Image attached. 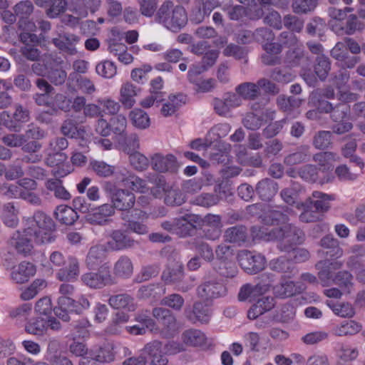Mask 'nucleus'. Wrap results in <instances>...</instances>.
Returning <instances> with one entry per match:
<instances>
[{"label":"nucleus","mask_w":365,"mask_h":365,"mask_svg":"<svg viewBox=\"0 0 365 365\" xmlns=\"http://www.w3.org/2000/svg\"><path fill=\"white\" fill-rule=\"evenodd\" d=\"M261 217L264 225H255L250 229L254 241H278L281 251H289L292 245L302 241V230L287 223L288 216L281 211L270 210Z\"/></svg>","instance_id":"f257e3e1"},{"label":"nucleus","mask_w":365,"mask_h":365,"mask_svg":"<svg viewBox=\"0 0 365 365\" xmlns=\"http://www.w3.org/2000/svg\"><path fill=\"white\" fill-rule=\"evenodd\" d=\"M24 229L15 232L9 240V245L18 254L27 256L34 249L32 240L36 244H48L56 239L53 220L43 212L37 211L32 217L23 219Z\"/></svg>","instance_id":"f03ea898"},{"label":"nucleus","mask_w":365,"mask_h":365,"mask_svg":"<svg viewBox=\"0 0 365 365\" xmlns=\"http://www.w3.org/2000/svg\"><path fill=\"white\" fill-rule=\"evenodd\" d=\"M155 21L167 30L178 33L187 23V12L183 6L167 0L158 8L155 15Z\"/></svg>","instance_id":"7ed1b4c3"},{"label":"nucleus","mask_w":365,"mask_h":365,"mask_svg":"<svg viewBox=\"0 0 365 365\" xmlns=\"http://www.w3.org/2000/svg\"><path fill=\"white\" fill-rule=\"evenodd\" d=\"M318 109L326 113H330L331 120L339 122L332 127L333 133L340 135L352 129L351 123L343 121L350 112V107L346 103H341L334 106L332 103L327 101H319Z\"/></svg>","instance_id":"20e7f679"},{"label":"nucleus","mask_w":365,"mask_h":365,"mask_svg":"<svg viewBox=\"0 0 365 365\" xmlns=\"http://www.w3.org/2000/svg\"><path fill=\"white\" fill-rule=\"evenodd\" d=\"M240 267L247 273L255 274L265 267L267 261L264 255L250 250H241L237 255Z\"/></svg>","instance_id":"39448f33"},{"label":"nucleus","mask_w":365,"mask_h":365,"mask_svg":"<svg viewBox=\"0 0 365 365\" xmlns=\"http://www.w3.org/2000/svg\"><path fill=\"white\" fill-rule=\"evenodd\" d=\"M81 281L91 289H101L114 283L108 267H101L98 272H86L81 275Z\"/></svg>","instance_id":"423d86ee"},{"label":"nucleus","mask_w":365,"mask_h":365,"mask_svg":"<svg viewBox=\"0 0 365 365\" xmlns=\"http://www.w3.org/2000/svg\"><path fill=\"white\" fill-rule=\"evenodd\" d=\"M153 317L162 327L161 333L165 337H170L177 330V321L175 315L168 309L155 307L152 311Z\"/></svg>","instance_id":"0eeeda50"},{"label":"nucleus","mask_w":365,"mask_h":365,"mask_svg":"<svg viewBox=\"0 0 365 365\" xmlns=\"http://www.w3.org/2000/svg\"><path fill=\"white\" fill-rule=\"evenodd\" d=\"M220 6L218 0H195L190 8V19L195 24H200Z\"/></svg>","instance_id":"6e6552de"},{"label":"nucleus","mask_w":365,"mask_h":365,"mask_svg":"<svg viewBox=\"0 0 365 365\" xmlns=\"http://www.w3.org/2000/svg\"><path fill=\"white\" fill-rule=\"evenodd\" d=\"M227 292L225 285L216 279L207 280L197 289L198 297L206 300L223 297L227 294Z\"/></svg>","instance_id":"1a4fd4ad"},{"label":"nucleus","mask_w":365,"mask_h":365,"mask_svg":"<svg viewBox=\"0 0 365 365\" xmlns=\"http://www.w3.org/2000/svg\"><path fill=\"white\" fill-rule=\"evenodd\" d=\"M135 242L125 231L114 230L109 234L106 247L108 250L120 251L133 247Z\"/></svg>","instance_id":"9d476101"},{"label":"nucleus","mask_w":365,"mask_h":365,"mask_svg":"<svg viewBox=\"0 0 365 365\" xmlns=\"http://www.w3.org/2000/svg\"><path fill=\"white\" fill-rule=\"evenodd\" d=\"M313 160L318 163L320 170L323 174H325L324 178L321 180V183H327L332 181L334 178L331 173H328L329 171L333 170V163L339 160V156L332 152H324L317 153L313 156Z\"/></svg>","instance_id":"9b49d317"},{"label":"nucleus","mask_w":365,"mask_h":365,"mask_svg":"<svg viewBox=\"0 0 365 365\" xmlns=\"http://www.w3.org/2000/svg\"><path fill=\"white\" fill-rule=\"evenodd\" d=\"M280 41L283 44L288 47H294L292 51L287 54V63L289 66H296L300 63L303 58V53L299 47V41L297 36L292 32L284 31L280 34Z\"/></svg>","instance_id":"f8f14e48"},{"label":"nucleus","mask_w":365,"mask_h":365,"mask_svg":"<svg viewBox=\"0 0 365 365\" xmlns=\"http://www.w3.org/2000/svg\"><path fill=\"white\" fill-rule=\"evenodd\" d=\"M130 217L128 215H122V219L127 222L125 226L128 230L138 235H145L148 232V227L143 223V220L148 217L145 212L140 210H134L132 211Z\"/></svg>","instance_id":"ddd939ff"},{"label":"nucleus","mask_w":365,"mask_h":365,"mask_svg":"<svg viewBox=\"0 0 365 365\" xmlns=\"http://www.w3.org/2000/svg\"><path fill=\"white\" fill-rule=\"evenodd\" d=\"M113 206L109 203L92 208L87 215V220L93 225H103L110 221V218L114 215Z\"/></svg>","instance_id":"4468645a"},{"label":"nucleus","mask_w":365,"mask_h":365,"mask_svg":"<svg viewBox=\"0 0 365 365\" xmlns=\"http://www.w3.org/2000/svg\"><path fill=\"white\" fill-rule=\"evenodd\" d=\"M343 262L341 261H330L325 259L319 262L316 264V268L319 270L318 277L323 287L330 286L334 283V277L331 274L332 270H336L341 268Z\"/></svg>","instance_id":"2eb2a0df"},{"label":"nucleus","mask_w":365,"mask_h":365,"mask_svg":"<svg viewBox=\"0 0 365 365\" xmlns=\"http://www.w3.org/2000/svg\"><path fill=\"white\" fill-rule=\"evenodd\" d=\"M200 217L195 214L187 213L176 218V235L180 237L190 236L199 225Z\"/></svg>","instance_id":"dca6fc26"},{"label":"nucleus","mask_w":365,"mask_h":365,"mask_svg":"<svg viewBox=\"0 0 365 365\" xmlns=\"http://www.w3.org/2000/svg\"><path fill=\"white\" fill-rule=\"evenodd\" d=\"M60 343L56 339H50L48 344L45 360L50 365H73L71 361L59 349Z\"/></svg>","instance_id":"f3484780"},{"label":"nucleus","mask_w":365,"mask_h":365,"mask_svg":"<svg viewBox=\"0 0 365 365\" xmlns=\"http://www.w3.org/2000/svg\"><path fill=\"white\" fill-rule=\"evenodd\" d=\"M306 288L302 282L284 279L273 287V292L277 297L287 298L303 292Z\"/></svg>","instance_id":"a211bd4d"},{"label":"nucleus","mask_w":365,"mask_h":365,"mask_svg":"<svg viewBox=\"0 0 365 365\" xmlns=\"http://www.w3.org/2000/svg\"><path fill=\"white\" fill-rule=\"evenodd\" d=\"M111 202L114 210L127 211L134 206L135 196L127 190L117 189L111 195Z\"/></svg>","instance_id":"6ab92c4d"},{"label":"nucleus","mask_w":365,"mask_h":365,"mask_svg":"<svg viewBox=\"0 0 365 365\" xmlns=\"http://www.w3.org/2000/svg\"><path fill=\"white\" fill-rule=\"evenodd\" d=\"M151 165L152 168L158 173H174L178 170L176 158L171 154H155L151 158Z\"/></svg>","instance_id":"aec40b11"},{"label":"nucleus","mask_w":365,"mask_h":365,"mask_svg":"<svg viewBox=\"0 0 365 365\" xmlns=\"http://www.w3.org/2000/svg\"><path fill=\"white\" fill-rule=\"evenodd\" d=\"M163 344L159 341L148 343L144 347V353L148 355V365H166L167 357L163 354Z\"/></svg>","instance_id":"412c9836"},{"label":"nucleus","mask_w":365,"mask_h":365,"mask_svg":"<svg viewBox=\"0 0 365 365\" xmlns=\"http://www.w3.org/2000/svg\"><path fill=\"white\" fill-rule=\"evenodd\" d=\"M279 190L277 182L270 178H264L255 186V192L259 197L264 201H270L276 195Z\"/></svg>","instance_id":"4be33fe9"},{"label":"nucleus","mask_w":365,"mask_h":365,"mask_svg":"<svg viewBox=\"0 0 365 365\" xmlns=\"http://www.w3.org/2000/svg\"><path fill=\"white\" fill-rule=\"evenodd\" d=\"M11 279L17 284H23L36 274V267L30 262H22L17 267L12 268Z\"/></svg>","instance_id":"5701e85b"},{"label":"nucleus","mask_w":365,"mask_h":365,"mask_svg":"<svg viewBox=\"0 0 365 365\" xmlns=\"http://www.w3.org/2000/svg\"><path fill=\"white\" fill-rule=\"evenodd\" d=\"M275 305L274 299L272 297H262L252 305L247 311V317L255 319L259 316L270 311Z\"/></svg>","instance_id":"b1692460"},{"label":"nucleus","mask_w":365,"mask_h":365,"mask_svg":"<svg viewBox=\"0 0 365 365\" xmlns=\"http://www.w3.org/2000/svg\"><path fill=\"white\" fill-rule=\"evenodd\" d=\"M297 208L303 210L299 215V220L302 222H314L322 218V213L313 207L312 197L307 198L305 202L297 203Z\"/></svg>","instance_id":"393cba45"},{"label":"nucleus","mask_w":365,"mask_h":365,"mask_svg":"<svg viewBox=\"0 0 365 365\" xmlns=\"http://www.w3.org/2000/svg\"><path fill=\"white\" fill-rule=\"evenodd\" d=\"M223 238L227 242L240 246L247 241V230L242 225L229 227L225 231Z\"/></svg>","instance_id":"a878e982"},{"label":"nucleus","mask_w":365,"mask_h":365,"mask_svg":"<svg viewBox=\"0 0 365 365\" xmlns=\"http://www.w3.org/2000/svg\"><path fill=\"white\" fill-rule=\"evenodd\" d=\"M108 304L113 309H125L128 312H134L137 309V304L134 298L128 294H120L110 297Z\"/></svg>","instance_id":"bb28decb"},{"label":"nucleus","mask_w":365,"mask_h":365,"mask_svg":"<svg viewBox=\"0 0 365 365\" xmlns=\"http://www.w3.org/2000/svg\"><path fill=\"white\" fill-rule=\"evenodd\" d=\"M45 187L48 193L52 194L56 198L62 200H69L71 195L63 185V181L58 178H48L45 182Z\"/></svg>","instance_id":"cd10ccee"},{"label":"nucleus","mask_w":365,"mask_h":365,"mask_svg":"<svg viewBox=\"0 0 365 365\" xmlns=\"http://www.w3.org/2000/svg\"><path fill=\"white\" fill-rule=\"evenodd\" d=\"M267 292V287L258 286L257 284H243L238 293V299L240 302L249 300L250 302L255 300L258 297Z\"/></svg>","instance_id":"c85d7f7f"},{"label":"nucleus","mask_w":365,"mask_h":365,"mask_svg":"<svg viewBox=\"0 0 365 365\" xmlns=\"http://www.w3.org/2000/svg\"><path fill=\"white\" fill-rule=\"evenodd\" d=\"M186 317L193 323H207L210 316V308L205 304L197 302L192 311H185Z\"/></svg>","instance_id":"c756f323"},{"label":"nucleus","mask_w":365,"mask_h":365,"mask_svg":"<svg viewBox=\"0 0 365 365\" xmlns=\"http://www.w3.org/2000/svg\"><path fill=\"white\" fill-rule=\"evenodd\" d=\"M113 274L115 277L128 279L133 273V264L130 257L120 256L113 265Z\"/></svg>","instance_id":"7c9ffc66"},{"label":"nucleus","mask_w":365,"mask_h":365,"mask_svg":"<svg viewBox=\"0 0 365 365\" xmlns=\"http://www.w3.org/2000/svg\"><path fill=\"white\" fill-rule=\"evenodd\" d=\"M80 272L78 260L74 257L68 258V265L66 268L60 269L56 273V278L60 281H74Z\"/></svg>","instance_id":"2f4dec72"},{"label":"nucleus","mask_w":365,"mask_h":365,"mask_svg":"<svg viewBox=\"0 0 365 365\" xmlns=\"http://www.w3.org/2000/svg\"><path fill=\"white\" fill-rule=\"evenodd\" d=\"M139 91V88L130 82L123 83L120 89V102L125 108H130L135 103V97Z\"/></svg>","instance_id":"473e14b6"},{"label":"nucleus","mask_w":365,"mask_h":365,"mask_svg":"<svg viewBox=\"0 0 365 365\" xmlns=\"http://www.w3.org/2000/svg\"><path fill=\"white\" fill-rule=\"evenodd\" d=\"M106 250V247L102 245L91 247L85 261L88 268L91 269L98 266L105 259Z\"/></svg>","instance_id":"72a5a7b5"},{"label":"nucleus","mask_w":365,"mask_h":365,"mask_svg":"<svg viewBox=\"0 0 365 365\" xmlns=\"http://www.w3.org/2000/svg\"><path fill=\"white\" fill-rule=\"evenodd\" d=\"M29 119V110L21 104H15L14 113L11 115L9 113L8 120L11 121L14 125L11 130L19 131L20 129V125L28 122Z\"/></svg>","instance_id":"f704fd0d"},{"label":"nucleus","mask_w":365,"mask_h":365,"mask_svg":"<svg viewBox=\"0 0 365 365\" xmlns=\"http://www.w3.org/2000/svg\"><path fill=\"white\" fill-rule=\"evenodd\" d=\"M185 101L186 96L182 93L170 95L163 105L161 108L162 114L165 117L173 115L185 103Z\"/></svg>","instance_id":"c9c22d12"},{"label":"nucleus","mask_w":365,"mask_h":365,"mask_svg":"<svg viewBox=\"0 0 365 365\" xmlns=\"http://www.w3.org/2000/svg\"><path fill=\"white\" fill-rule=\"evenodd\" d=\"M363 326L355 320H345L334 327L333 333L339 336L355 335L362 330Z\"/></svg>","instance_id":"e433bc0d"},{"label":"nucleus","mask_w":365,"mask_h":365,"mask_svg":"<svg viewBox=\"0 0 365 365\" xmlns=\"http://www.w3.org/2000/svg\"><path fill=\"white\" fill-rule=\"evenodd\" d=\"M54 215L59 222L66 225H73L78 218V215L74 209L64 205L58 206Z\"/></svg>","instance_id":"4c0bfd02"},{"label":"nucleus","mask_w":365,"mask_h":365,"mask_svg":"<svg viewBox=\"0 0 365 365\" xmlns=\"http://www.w3.org/2000/svg\"><path fill=\"white\" fill-rule=\"evenodd\" d=\"M165 293V288L160 284L142 286L138 290L139 299L156 300Z\"/></svg>","instance_id":"58836bf2"},{"label":"nucleus","mask_w":365,"mask_h":365,"mask_svg":"<svg viewBox=\"0 0 365 365\" xmlns=\"http://www.w3.org/2000/svg\"><path fill=\"white\" fill-rule=\"evenodd\" d=\"M269 267L274 271L287 274L289 277H291L296 273V269L292 262L284 256L271 260Z\"/></svg>","instance_id":"ea45409f"},{"label":"nucleus","mask_w":365,"mask_h":365,"mask_svg":"<svg viewBox=\"0 0 365 365\" xmlns=\"http://www.w3.org/2000/svg\"><path fill=\"white\" fill-rule=\"evenodd\" d=\"M121 181L125 186L128 187L132 190L140 192L148 193L150 185L148 180H143L135 175H129L122 178Z\"/></svg>","instance_id":"a19ab883"},{"label":"nucleus","mask_w":365,"mask_h":365,"mask_svg":"<svg viewBox=\"0 0 365 365\" xmlns=\"http://www.w3.org/2000/svg\"><path fill=\"white\" fill-rule=\"evenodd\" d=\"M1 220L4 224L9 227H14L19 224V210L13 202L6 203L3 206Z\"/></svg>","instance_id":"79ce46f5"},{"label":"nucleus","mask_w":365,"mask_h":365,"mask_svg":"<svg viewBox=\"0 0 365 365\" xmlns=\"http://www.w3.org/2000/svg\"><path fill=\"white\" fill-rule=\"evenodd\" d=\"M309 149V145H301L298 148L297 152L286 156L284 163L287 165H294L308 161L311 156Z\"/></svg>","instance_id":"37998d69"},{"label":"nucleus","mask_w":365,"mask_h":365,"mask_svg":"<svg viewBox=\"0 0 365 365\" xmlns=\"http://www.w3.org/2000/svg\"><path fill=\"white\" fill-rule=\"evenodd\" d=\"M326 304L332 312L340 317H352L355 311L351 304L348 302H339L332 299L327 300Z\"/></svg>","instance_id":"c03bdc74"},{"label":"nucleus","mask_w":365,"mask_h":365,"mask_svg":"<svg viewBox=\"0 0 365 365\" xmlns=\"http://www.w3.org/2000/svg\"><path fill=\"white\" fill-rule=\"evenodd\" d=\"M321 245L327 249V256L338 259L343 255V250L339 247V241L332 236L327 235L321 240Z\"/></svg>","instance_id":"a18cd8bd"},{"label":"nucleus","mask_w":365,"mask_h":365,"mask_svg":"<svg viewBox=\"0 0 365 365\" xmlns=\"http://www.w3.org/2000/svg\"><path fill=\"white\" fill-rule=\"evenodd\" d=\"M313 207L320 213L325 212L330 207V202L334 200L331 195H328L320 191H314L312 194Z\"/></svg>","instance_id":"49530a36"},{"label":"nucleus","mask_w":365,"mask_h":365,"mask_svg":"<svg viewBox=\"0 0 365 365\" xmlns=\"http://www.w3.org/2000/svg\"><path fill=\"white\" fill-rule=\"evenodd\" d=\"M46 329V320L39 317L31 318L25 325V331L29 334L42 336Z\"/></svg>","instance_id":"de8ad7c7"},{"label":"nucleus","mask_w":365,"mask_h":365,"mask_svg":"<svg viewBox=\"0 0 365 365\" xmlns=\"http://www.w3.org/2000/svg\"><path fill=\"white\" fill-rule=\"evenodd\" d=\"M235 91L242 98L252 100L258 96L259 88L258 82L257 83L245 82L238 85Z\"/></svg>","instance_id":"09e8293b"},{"label":"nucleus","mask_w":365,"mask_h":365,"mask_svg":"<svg viewBox=\"0 0 365 365\" xmlns=\"http://www.w3.org/2000/svg\"><path fill=\"white\" fill-rule=\"evenodd\" d=\"M214 269L220 275L227 278L235 277L238 272L236 264L232 259L222 262H215Z\"/></svg>","instance_id":"8fccbe9b"},{"label":"nucleus","mask_w":365,"mask_h":365,"mask_svg":"<svg viewBox=\"0 0 365 365\" xmlns=\"http://www.w3.org/2000/svg\"><path fill=\"white\" fill-rule=\"evenodd\" d=\"M148 182L149 185H151L148 193H150L155 198L161 197L164 192L167 191V185L163 177L154 175L148 179Z\"/></svg>","instance_id":"3c124183"},{"label":"nucleus","mask_w":365,"mask_h":365,"mask_svg":"<svg viewBox=\"0 0 365 365\" xmlns=\"http://www.w3.org/2000/svg\"><path fill=\"white\" fill-rule=\"evenodd\" d=\"M182 278L183 269L182 265L178 263L175 264L172 268H167L162 274V279L168 284L179 282Z\"/></svg>","instance_id":"603ef678"},{"label":"nucleus","mask_w":365,"mask_h":365,"mask_svg":"<svg viewBox=\"0 0 365 365\" xmlns=\"http://www.w3.org/2000/svg\"><path fill=\"white\" fill-rule=\"evenodd\" d=\"M259 106H252V108L257 113H249L243 118L242 123L246 128L255 130L263 124L262 117H260L259 112L257 110Z\"/></svg>","instance_id":"864d4df0"},{"label":"nucleus","mask_w":365,"mask_h":365,"mask_svg":"<svg viewBox=\"0 0 365 365\" xmlns=\"http://www.w3.org/2000/svg\"><path fill=\"white\" fill-rule=\"evenodd\" d=\"M183 341L190 346H198L205 343V336L200 330L189 329L183 333Z\"/></svg>","instance_id":"5fc2aeb1"},{"label":"nucleus","mask_w":365,"mask_h":365,"mask_svg":"<svg viewBox=\"0 0 365 365\" xmlns=\"http://www.w3.org/2000/svg\"><path fill=\"white\" fill-rule=\"evenodd\" d=\"M130 118L134 126L140 129H145L150 125V118L143 110L135 108L130 111Z\"/></svg>","instance_id":"6e6d98bb"},{"label":"nucleus","mask_w":365,"mask_h":365,"mask_svg":"<svg viewBox=\"0 0 365 365\" xmlns=\"http://www.w3.org/2000/svg\"><path fill=\"white\" fill-rule=\"evenodd\" d=\"M329 71L330 62L329 58L324 55L317 56L314 66V72L319 78L322 81L325 80Z\"/></svg>","instance_id":"4d7b16f0"},{"label":"nucleus","mask_w":365,"mask_h":365,"mask_svg":"<svg viewBox=\"0 0 365 365\" xmlns=\"http://www.w3.org/2000/svg\"><path fill=\"white\" fill-rule=\"evenodd\" d=\"M331 144V132L321 130L313 138V145L316 149L325 150Z\"/></svg>","instance_id":"13d9d810"},{"label":"nucleus","mask_w":365,"mask_h":365,"mask_svg":"<svg viewBox=\"0 0 365 365\" xmlns=\"http://www.w3.org/2000/svg\"><path fill=\"white\" fill-rule=\"evenodd\" d=\"M96 73L106 78H112L117 73V68L115 63L110 61H103L97 64Z\"/></svg>","instance_id":"bf43d9fd"},{"label":"nucleus","mask_w":365,"mask_h":365,"mask_svg":"<svg viewBox=\"0 0 365 365\" xmlns=\"http://www.w3.org/2000/svg\"><path fill=\"white\" fill-rule=\"evenodd\" d=\"M72 100L63 94L58 93L55 96L53 102H52L51 112L53 114L57 112L58 109L68 112L71 108Z\"/></svg>","instance_id":"052dcab7"},{"label":"nucleus","mask_w":365,"mask_h":365,"mask_svg":"<svg viewBox=\"0 0 365 365\" xmlns=\"http://www.w3.org/2000/svg\"><path fill=\"white\" fill-rule=\"evenodd\" d=\"M306 29L309 35L321 37L326 29L325 21L319 17H314L307 24Z\"/></svg>","instance_id":"680f3d73"},{"label":"nucleus","mask_w":365,"mask_h":365,"mask_svg":"<svg viewBox=\"0 0 365 365\" xmlns=\"http://www.w3.org/2000/svg\"><path fill=\"white\" fill-rule=\"evenodd\" d=\"M317 0H293L292 9L296 14H307L314 10Z\"/></svg>","instance_id":"e2e57ef3"},{"label":"nucleus","mask_w":365,"mask_h":365,"mask_svg":"<svg viewBox=\"0 0 365 365\" xmlns=\"http://www.w3.org/2000/svg\"><path fill=\"white\" fill-rule=\"evenodd\" d=\"M353 276L347 271H340L336 273L334 277V283L339 285L341 289H344L350 292L353 286L352 283Z\"/></svg>","instance_id":"0e129e2a"},{"label":"nucleus","mask_w":365,"mask_h":365,"mask_svg":"<svg viewBox=\"0 0 365 365\" xmlns=\"http://www.w3.org/2000/svg\"><path fill=\"white\" fill-rule=\"evenodd\" d=\"M128 154L129 155L130 165L135 170L143 171L148 168L149 165V160L146 156L138 151H134Z\"/></svg>","instance_id":"69168bd1"},{"label":"nucleus","mask_w":365,"mask_h":365,"mask_svg":"<svg viewBox=\"0 0 365 365\" xmlns=\"http://www.w3.org/2000/svg\"><path fill=\"white\" fill-rule=\"evenodd\" d=\"M299 187V185L294 183L292 187L282 189L280 192V196L283 201L288 205H294L297 207V203H299L297 201Z\"/></svg>","instance_id":"338daca9"},{"label":"nucleus","mask_w":365,"mask_h":365,"mask_svg":"<svg viewBox=\"0 0 365 365\" xmlns=\"http://www.w3.org/2000/svg\"><path fill=\"white\" fill-rule=\"evenodd\" d=\"M138 4L140 14L145 17L153 16L158 11V0H138Z\"/></svg>","instance_id":"774afa93"}]
</instances>
